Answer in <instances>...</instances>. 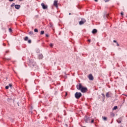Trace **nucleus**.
Listing matches in <instances>:
<instances>
[{"instance_id": "1", "label": "nucleus", "mask_w": 127, "mask_h": 127, "mask_svg": "<svg viewBox=\"0 0 127 127\" xmlns=\"http://www.w3.org/2000/svg\"><path fill=\"white\" fill-rule=\"evenodd\" d=\"M77 90H80L82 93H86L88 91L87 87H83L82 84H79L76 86Z\"/></svg>"}, {"instance_id": "2", "label": "nucleus", "mask_w": 127, "mask_h": 127, "mask_svg": "<svg viewBox=\"0 0 127 127\" xmlns=\"http://www.w3.org/2000/svg\"><path fill=\"white\" fill-rule=\"evenodd\" d=\"M74 96L76 99H79L81 98V97H82V93H81V92H76L75 93Z\"/></svg>"}, {"instance_id": "3", "label": "nucleus", "mask_w": 127, "mask_h": 127, "mask_svg": "<svg viewBox=\"0 0 127 127\" xmlns=\"http://www.w3.org/2000/svg\"><path fill=\"white\" fill-rule=\"evenodd\" d=\"M112 96H113V93H112V92L111 91L106 93V96L107 98H112Z\"/></svg>"}, {"instance_id": "4", "label": "nucleus", "mask_w": 127, "mask_h": 127, "mask_svg": "<svg viewBox=\"0 0 127 127\" xmlns=\"http://www.w3.org/2000/svg\"><path fill=\"white\" fill-rule=\"evenodd\" d=\"M41 5L43 9H47V8H48V5H46L43 2L41 3Z\"/></svg>"}, {"instance_id": "5", "label": "nucleus", "mask_w": 127, "mask_h": 127, "mask_svg": "<svg viewBox=\"0 0 127 127\" xmlns=\"http://www.w3.org/2000/svg\"><path fill=\"white\" fill-rule=\"evenodd\" d=\"M85 22H86V20L82 19L80 21H79V25H83V24H84V23H85Z\"/></svg>"}, {"instance_id": "6", "label": "nucleus", "mask_w": 127, "mask_h": 127, "mask_svg": "<svg viewBox=\"0 0 127 127\" xmlns=\"http://www.w3.org/2000/svg\"><path fill=\"white\" fill-rule=\"evenodd\" d=\"M57 2H58V1L56 0H55L54 2V5L56 6L57 8H58V4H57Z\"/></svg>"}, {"instance_id": "7", "label": "nucleus", "mask_w": 127, "mask_h": 127, "mask_svg": "<svg viewBox=\"0 0 127 127\" xmlns=\"http://www.w3.org/2000/svg\"><path fill=\"white\" fill-rule=\"evenodd\" d=\"M88 78L89 80H93L94 79V77H93V75H92V74H90L89 76H88Z\"/></svg>"}, {"instance_id": "8", "label": "nucleus", "mask_w": 127, "mask_h": 127, "mask_svg": "<svg viewBox=\"0 0 127 127\" xmlns=\"http://www.w3.org/2000/svg\"><path fill=\"white\" fill-rule=\"evenodd\" d=\"M15 8L16 9H19L20 8V5H18V4L15 5Z\"/></svg>"}, {"instance_id": "9", "label": "nucleus", "mask_w": 127, "mask_h": 127, "mask_svg": "<svg viewBox=\"0 0 127 127\" xmlns=\"http://www.w3.org/2000/svg\"><path fill=\"white\" fill-rule=\"evenodd\" d=\"M98 32V31L97 30V29H93V30H92V33L93 34H95V33H97V32Z\"/></svg>"}, {"instance_id": "10", "label": "nucleus", "mask_w": 127, "mask_h": 127, "mask_svg": "<svg viewBox=\"0 0 127 127\" xmlns=\"http://www.w3.org/2000/svg\"><path fill=\"white\" fill-rule=\"evenodd\" d=\"M38 58L39 59H42V58H43V55H42V54L39 55L38 56Z\"/></svg>"}, {"instance_id": "11", "label": "nucleus", "mask_w": 127, "mask_h": 127, "mask_svg": "<svg viewBox=\"0 0 127 127\" xmlns=\"http://www.w3.org/2000/svg\"><path fill=\"white\" fill-rule=\"evenodd\" d=\"M117 123L118 124H121L122 123V119L121 118H119L117 120Z\"/></svg>"}, {"instance_id": "12", "label": "nucleus", "mask_w": 127, "mask_h": 127, "mask_svg": "<svg viewBox=\"0 0 127 127\" xmlns=\"http://www.w3.org/2000/svg\"><path fill=\"white\" fill-rule=\"evenodd\" d=\"M24 40L25 41H27V40H28V37L26 36L24 38Z\"/></svg>"}, {"instance_id": "13", "label": "nucleus", "mask_w": 127, "mask_h": 127, "mask_svg": "<svg viewBox=\"0 0 127 127\" xmlns=\"http://www.w3.org/2000/svg\"><path fill=\"white\" fill-rule=\"evenodd\" d=\"M44 34V31H41V33H40V34L41 35H42Z\"/></svg>"}, {"instance_id": "14", "label": "nucleus", "mask_w": 127, "mask_h": 127, "mask_svg": "<svg viewBox=\"0 0 127 127\" xmlns=\"http://www.w3.org/2000/svg\"><path fill=\"white\" fill-rule=\"evenodd\" d=\"M54 46V45L53 44H52V43L50 44V47H53Z\"/></svg>"}, {"instance_id": "15", "label": "nucleus", "mask_w": 127, "mask_h": 127, "mask_svg": "<svg viewBox=\"0 0 127 127\" xmlns=\"http://www.w3.org/2000/svg\"><path fill=\"white\" fill-rule=\"evenodd\" d=\"M103 120H104V121H107V117H103Z\"/></svg>"}, {"instance_id": "16", "label": "nucleus", "mask_w": 127, "mask_h": 127, "mask_svg": "<svg viewBox=\"0 0 127 127\" xmlns=\"http://www.w3.org/2000/svg\"><path fill=\"white\" fill-rule=\"evenodd\" d=\"M34 32H38V29H36V28L35 29H34Z\"/></svg>"}, {"instance_id": "17", "label": "nucleus", "mask_w": 127, "mask_h": 127, "mask_svg": "<svg viewBox=\"0 0 127 127\" xmlns=\"http://www.w3.org/2000/svg\"><path fill=\"white\" fill-rule=\"evenodd\" d=\"M117 109H118V106H115V107L113 108V110H117Z\"/></svg>"}, {"instance_id": "18", "label": "nucleus", "mask_w": 127, "mask_h": 127, "mask_svg": "<svg viewBox=\"0 0 127 127\" xmlns=\"http://www.w3.org/2000/svg\"><path fill=\"white\" fill-rule=\"evenodd\" d=\"M9 32H12V30L11 29V28H9Z\"/></svg>"}, {"instance_id": "19", "label": "nucleus", "mask_w": 127, "mask_h": 127, "mask_svg": "<svg viewBox=\"0 0 127 127\" xmlns=\"http://www.w3.org/2000/svg\"><path fill=\"white\" fill-rule=\"evenodd\" d=\"M14 4H15L14 3H12L11 5V7H12V6H14Z\"/></svg>"}, {"instance_id": "20", "label": "nucleus", "mask_w": 127, "mask_h": 127, "mask_svg": "<svg viewBox=\"0 0 127 127\" xmlns=\"http://www.w3.org/2000/svg\"><path fill=\"white\" fill-rule=\"evenodd\" d=\"M28 43H29V44L31 43V40H28Z\"/></svg>"}, {"instance_id": "21", "label": "nucleus", "mask_w": 127, "mask_h": 127, "mask_svg": "<svg viewBox=\"0 0 127 127\" xmlns=\"http://www.w3.org/2000/svg\"><path fill=\"white\" fill-rule=\"evenodd\" d=\"M9 88V86H5V89H6V90H7Z\"/></svg>"}, {"instance_id": "22", "label": "nucleus", "mask_w": 127, "mask_h": 127, "mask_svg": "<svg viewBox=\"0 0 127 127\" xmlns=\"http://www.w3.org/2000/svg\"><path fill=\"white\" fill-rule=\"evenodd\" d=\"M9 87H10V88H11V87H12V84H9Z\"/></svg>"}, {"instance_id": "23", "label": "nucleus", "mask_w": 127, "mask_h": 127, "mask_svg": "<svg viewBox=\"0 0 127 127\" xmlns=\"http://www.w3.org/2000/svg\"><path fill=\"white\" fill-rule=\"evenodd\" d=\"M29 34H33V32L31 31V32H29Z\"/></svg>"}, {"instance_id": "24", "label": "nucleus", "mask_w": 127, "mask_h": 127, "mask_svg": "<svg viewBox=\"0 0 127 127\" xmlns=\"http://www.w3.org/2000/svg\"><path fill=\"white\" fill-rule=\"evenodd\" d=\"M105 2H108V1H110V0H105Z\"/></svg>"}, {"instance_id": "25", "label": "nucleus", "mask_w": 127, "mask_h": 127, "mask_svg": "<svg viewBox=\"0 0 127 127\" xmlns=\"http://www.w3.org/2000/svg\"><path fill=\"white\" fill-rule=\"evenodd\" d=\"M113 42H114V43H118V42H117V41H116V40H114L113 41Z\"/></svg>"}, {"instance_id": "26", "label": "nucleus", "mask_w": 127, "mask_h": 127, "mask_svg": "<svg viewBox=\"0 0 127 127\" xmlns=\"http://www.w3.org/2000/svg\"><path fill=\"white\" fill-rule=\"evenodd\" d=\"M93 123H94V120H92L91 121V124H93Z\"/></svg>"}, {"instance_id": "27", "label": "nucleus", "mask_w": 127, "mask_h": 127, "mask_svg": "<svg viewBox=\"0 0 127 127\" xmlns=\"http://www.w3.org/2000/svg\"><path fill=\"white\" fill-rule=\"evenodd\" d=\"M49 36V35H48V34H46V37H48Z\"/></svg>"}, {"instance_id": "28", "label": "nucleus", "mask_w": 127, "mask_h": 127, "mask_svg": "<svg viewBox=\"0 0 127 127\" xmlns=\"http://www.w3.org/2000/svg\"><path fill=\"white\" fill-rule=\"evenodd\" d=\"M116 44H117V46H120V44H119L118 43H117Z\"/></svg>"}, {"instance_id": "29", "label": "nucleus", "mask_w": 127, "mask_h": 127, "mask_svg": "<svg viewBox=\"0 0 127 127\" xmlns=\"http://www.w3.org/2000/svg\"><path fill=\"white\" fill-rule=\"evenodd\" d=\"M88 41L89 42H91V39H88Z\"/></svg>"}, {"instance_id": "30", "label": "nucleus", "mask_w": 127, "mask_h": 127, "mask_svg": "<svg viewBox=\"0 0 127 127\" xmlns=\"http://www.w3.org/2000/svg\"><path fill=\"white\" fill-rule=\"evenodd\" d=\"M121 15H124V13L121 12Z\"/></svg>"}, {"instance_id": "31", "label": "nucleus", "mask_w": 127, "mask_h": 127, "mask_svg": "<svg viewBox=\"0 0 127 127\" xmlns=\"http://www.w3.org/2000/svg\"><path fill=\"white\" fill-rule=\"evenodd\" d=\"M9 0V1H13V0Z\"/></svg>"}, {"instance_id": "32", "label": "nucleus", "mask_w": 127, "mask_h": 127, "mask_svg": "<svg viewBox=\"0 0 127 127\" xmlns=\"http://www.w3.org/2000/svg\"><path fill=\"white\" fill-rule=\"evenodd\" d=\"M102 96H103V97H105V94H104L103 93L102 94Z\"/></svg>"}, {"instance_id": "33", "label": "nucleus", "mask_w": 127, "mask_h": 127, "mask_svg": "<svg viewBox=\"0 0 127 127\" xmlns=\"http://www.w3.org/2000/svg\"><path fill=\"white\" fill-rule=\"evenodd\" d=\"M67 95H68V94L67 93V92H65V96H67Z\"/></svg>"}, {"instance_id": "34", "label": "nucleus", "mask_w": 127, "mask_h": 127, "mask_svg": "<svg viewBox=\"0 0 127 127\" xmlns=\"http://www.w3.org/2000/svg\"><path fill=\"white\" fill-rule=\"evenodd\" d=\"M7 60H10V58L7 59Z\"/></svg>"}, {"instance_id": "35", "label": "nucleus", "mask_w": 127, "mask_h": 127, "mask_svg": "<svg viewBox=\"0 0 127 127\" xmlns=\"http://www.w3.org/2000/svg\"><path fill=\"white\" fill-rule=\"evenodd\" d=\"M95 1H96V2L98 1V0H94Z\"/></svg>"}, {"instance_id": "36", "label": "nucleus", "mask_w": 127, "mask_h": 127, "mask_svg": "<svg viewBox=\"0 0 127 127\" xmlns=\"http://www.w3.org/2000/svg\"><path fill=\"white\" fill-rule=\"evenodd\" d=\"M8 51H6V53H8Z\"/></svg>"}, {"instance_id": "37", "label": "nucleus", "mask_w": 127, "mask_h": 127, "mask_svg": "<svg viewBox=\"0 0 127 127\" xmlns=\"http://www.w3.org/2000/svg\"><path fill=\"white\" fill-rule=\"evenodd\" d=\"M69 15H71V13H69Z\"/></svg>"}, {"instance_id": "38", "label": "nucleus", "mask_w": 127, "mask_h": 127, "mask_svg": "<svg viewBox=\"0 0 127 127\" xmlns=\"http://www.w3.org/2000/svg\"><path fill=\"white\" fill-rule=\"evenodd\" d=\"M126 90H127V86H126Z\"/></svg>"}, {"instance_id": "39", "label": "nucleus", "mask_w": 127, "mask_h": 127, "mask_svg": "<svg viewBox=\"0 0 127 127\" xmlns=\"http://www.w3.org/2000/svg\"><path fill=\"white\" fill-rule=\"evenodd\" d=\"M112 116H115V114H112Z\"/></svg>"}, {"instance_id": "40", "label": "nucleus", "mask_w": 127, "mask_h": 127, "mask_svg": "<svg viewBox=\"0 0 127 127\" xmlns=\"http://www.w3.org/2000/svg\"><path fill=\"white\" fill-rule=\"evenodd\" d=\"M125 96H126V97H127V95H125Z\"/></svg>"}, {"instance_id": "41", "label": "nucleus", "mask_w": 127, "mask_h": 127, "mask_svg": "<svg viewBox=\"0 0 127 127\" xmlns=\"http://www.w3.org/2000/svg\"><path fill=\"white\" fill-rule=\"evenodd\" d=\"M19 1H20V0H19Z\"/></svg>"}, {"instance_id": "42", "label": "nucleus", "mask_w": 127, "mask_h": 127, "mask_svg": "<svg viewBox=\"0 0 127 127\" xmlns=\"http://www.w3.org/2000/svg\"><path fill=\"white\" fill-rule=\"evenodd\" d=\"M107 17H108V15H107Z\"/></svg>"}]
</instances>
